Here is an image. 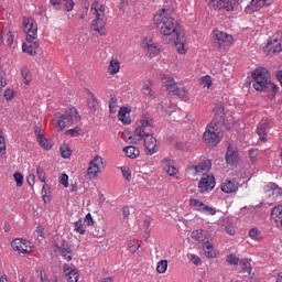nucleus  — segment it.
<instances>
[{
	"instance_id": "nucleus-30",
	"label": "nucleus",
	"mask_w": 282,
	"mask_h": 282,
	"mask_svg": "<svg viewBox=\"0 0 282 282\" xmlns=\"http://www.w3.org/2000/svg\"><path fill=\"white\" fill-rule=\"evenodd\" d=\"M189 206L194 209L197 210L198 213H203L204 207L206 206V204H204L202 200L197 199V198H191L189 199Z\"/></svg>"
},
{
	"instance_id": "nucleus-7",
	"label": "nucleus",
	"mask_w": 282,
	"mask_h": 282,
	"mask_svg": "<svg viewBox=\"0 0 282 282\" xmlns=\"http://www.w3.org/2000/svg\"><path fill=\"white\" fill-rule=\"evenodd\" d=\"M203 140L205 144L212 149L221 142V137H219V123L217 121L214 120L206 127Z\"/></svg>"
},
{
	"instance_id": "nucleus-40",
	"label": "nucleus",
	"mask_w": 282,
	"mask_h": 282,
	"mask_svg": "<svg viewBox=\"0 0 282 282\" xmlns=\"http://www.w3.org/2000/svg\"><path fill=\"white\" fill-rule=\"evenodd\" d=\"M36 173L40 182H47V176H45V171L40 165L36 166Z\"/></svg>"
},
{
	"instance_id": "nucleus-3",
	"label": "nucleus",
	"mask_w": 282,
	"mask_h": 282,
	"mask_svg": "<svg viewBox=\"0 0 282 282\" xmlns=\"http://www.w3.org/2000/svg\"><path fill=\"white\" fill-rule=\"evenodd\" d=\"M90 12L95 17V20L91 22V30L98 32L100 36H106L105 25H107V20H105V6L94 2Z\"/></svg>"
},
{
	"instance_id": "nucleus-27",
	"label": "nucleus",
	"mask_w": 282,
	"mask_h": 282,
	"mask_svg": "<svg viewBox=\"0 0 282 282\" xmlns=\"http://www.w3.org/2000/svg\"><path fill=\"white\" fill-rule=\"evenodd\" d=\"M120 72V61L118 58H112L108 66V73L111 76H116Z\"/></svg>"
},
{
	"instance_id": "nucleus-1",
	"label": "nucleus",
	"mask_w": 282,
	"mask_h": 282,
	"mask_svg": "<svg viewBox=\"0 0 282 282\" xmlns=\"http://www.w3.org/2000/svg\"><path fill=\"white\" fill-rule=\"evenodd\" d=\"M154 23L162 34V41L165 45L173 43V40L181 33L180 23L171 15L169 9H160L154 15Z\"/></svg>"
},
{
	"instance_id": "nucleus-56",
	"label": "nucleus",
	"mask_w": 282,
	"mask_h": 282,
	"mask_svg": "<svg viewBox=\"0 0 282 282\" xmlns=\"http://www.w3.org/2000/svg\"><path fill=\"white\" fill-rule=\"evenodd\" d=\"M40 276L42 282H58V280L56 279V275H53L50 279H46L45 275L43 274V271H41Z\"/></svg>"
},
{
	"instance_id": "nucleus-2",
	"label": "nucleus",
	"mask_w": 282,
	"mask_h": 282,
	"mask_svg": "<svg viewBox=\"0 0 282 282\" xmlns=\"http://www.w3.org/2000/svg\"><path fill=\"white\" fill-rule=\"evenodd\" d=\"M23 30L26 34V43L22 44V51L34 56L39 47V25L32 18H23Z\"/></svg>"
},
{
	"instance_id": "nucleus-14",
	"label": "nucleus",
	"mask_w": 282,
	"mask_h": 282,
	"mask_svg": "<svg viewBox=\"0 0 282 282\" xmlns=\"http://www.w3.org/2000/svg\"><path fill=\"white\" fill-rule=\"evenodd\" d=\"M198 188H200V193L213 191V188H215V176L213 174H203L198 183Z\"/></svg>"
},
{
	"instance_id": "nucleus-16",
	"label": "nucleus",
	"mask_w": 282,
	"mask_h": 282,
	"mask_svg": "<svg viewBox=\"0 0 282 282\" xmlns=\"http://www.w3.org/2000/svg\"><path fill=\"white\" fill-rule=\"evenodd\" d=\"M144 147L147 149L148 155H153L160 151V145H158V139L152 135L144 137Z\"/></svg>"
},
{
	"instance_id": "nucleus-13",
	"label": "nucleus",
	"mask_w": 282,
	"mask_h": 282,
	"mask_svg": "<svg viewBox=\"0 0 282 282\" xmlns=\"http://www.w3.org/2000/svg\"><path fill=\"white\" fill-rule=\"evenodd\" d=\"M225 160L230 166H237V164H239V151L237 150L236 144H228Z\"/></svg>"
},
{
	"instance_id": "nucleus-38",
	"label": "nucleus",
	"mask_w": 282,
	"mask_h": 282,
	"mask_svg": "<svg viewBox=\"0 0 282 282\" xmlns=\"http://www.w3.org/2000/svg\"><path fill=\"white\" fill-rule=\"evenodd\" d=\"M21 74H22V78H23L25 85H30L32 77L30 76V72L28 70V68L23 67L21 69Z\"/></svg>"
},
{
	"instance_id": "nucleus-33",
	"label": "nucleus",
	"mask_w": 282,
	"mask_h": 282,
	"mask_svg": "<svg viewBox=\"0 0 282 282\" xmlns=\"http://www.w3.org/2000/svg\"><path fill=\"white\" fill-rule=\"evenodd\" d=\"M141 91L147 98H155V93H153V88L149 84H144Z\"/></svg>"
},
{
	"instance_id": "nucleus-49",
	"label": "nucleus",
	"mask_w": 282,
	"mask_h": 282,
	"mask_svg": "<svg viewBox=\"0 0 282 282\" xmlns=\"http://www.w3.org/2000/svg\"><path fill=\"white\" fill-rule=\"evenodd\" d=\"M202 213H204L205 215H217V209H215L214 207L205 205V207H203Z\"/></svg>"
},
{
	"instance_id": "nucleus-37",
	"label": "nucleus",
	"mask_w": 282,
	"mask_h": 282,
	"mask_svg": "<svg viewBox=\"0 0 282 282\" xmlns=\"http://www.w3.org/2000/svg\"><path fill=\"white\" fill-rule=\"evenodd\" d=\"M200 85L202 87H207V89H210V85H213V78L210 75L203 76L200 78Z\"/></svg>"
},
{
	"instance_id": "nucleus-62",
	"label": "nucleus",
	"mask_w": 282,
	"mask_h": 282,
	"mask_svg": "<svg viewBox=\"0 0 282 282\" xmlns=\"http://www.w3.org/2000/svg\"><path fill=\"white\" fill-rule=\"evenodd\" d=\"M129 215H131V212L129 210V206H124L122 208V216H123V219H129Z\"/></svg>"
},
{
	"instance_id": "nucleus-53",
	"label": "nucleus",
	"mask_w": 282,
	"mask_h": 282,
	"mask_svg": "<svg viewBox=\"0 0 282 282\" xmlns=\"http://www.w3.org/2000/svg\"><path fill=\"white\" fill-rule=\"evenodd\" d=\"M128 248H129V251L133 253L138 252V250H140V245L133 242V241H130L128 243Z\"/></svg>"
},
{
	"instance_id": "nucleus-55",
	"label": "nucleus",
	"mask_w": 282,
	"mask_h": 282,
	"mask_svg": "<svg viewBox=\"0 0 282 282\" xmlns=\"http://www.w3.org/2000/svg\"><path fill=\"white\" fill-rule=\"evenodd\" d=\"M80 131V128L75 127L73 129H69L66 131V135H72L73 138L78 137V132Z\"/></svg>"
},
{
	"instance_id": "nucleus-6",
	"label": "nucleus",
	"mask_w": 282,
	"mask_h": 282,
	"mask_svg": "<svg viewBox=\"0 0 282 282\" xmlns=\"http://www.w3.org/2000/svg\"><path fill=\"white\" fill-rule=\"evenodd\" d=\"M252 87L256 91H265V89H270L272 79L270 78V72H268V68H257L252 73Z\"/></svg>"
},
{
	"instance_id": "nucleus-17",
	"label": "nucleus",
	"mask_w": 282,
	"mask_h": 282,
	"mask_svg": "<svg viewBox=\"0 0 282 282\" xmlns=\"http://www.w3.org/2000/svg\"><path fill=\"white\" fill-rule=\"evenodd\" d=\"M172 43H174L178 54H186L188 48L186 47V37H184V34L178 33L173 40Z\"/></svg>"
},
{
	"instance_id": "nucleus-23",
	"label": "nucleus",
	"mask_w": 282,
	"mask_h": 282,
	"mask_svg": "<svg viewBox=\"0 0 282 282\" xmlns=\"http://www.w3.org/2000/svg\"><path fill=\"white\" fill-rule=\"evenodd\" d=\"M212 167H213V162H210V160H205L193 166L196 173H203V175L208 173L209 169Z\"/></svg>"
},
{
	"instance_id": "nucleus-10",
	"label": "nucleus",
	"mask_w": 282,
	"mask_h": 282,
	"mask_svg": "<svg viewBox=\"0 0 282 282\" xmlns=\"http://www.w3.org/2000/svg\"><path fill=\"white\" fill-rule=\"evenodd\" d=\"M264 50L273 54H280V52H282V31L274 33L268 39Z\"/></svg>"
},
{
	"instance_id": "nucleus-46",
	"label": "nucleus",
	"mask_w": 282,
	"mask_h": 282,
	"mask_svg": "<svg viewBox=\"0 0 282 282\" xmlns=\"http://www.w3.org/2000/svg\"><path fill=\"white\" fill-rule=\"evenodd\" d=\"M63 2L66 12H72V10H74V6H76L74 0H63Z\"/></svg>"
},
{
	"instance_id": "nucleus-19",
	"label": "nucleus",
	"mask_w": 282,
	"mask_h": 282,
	"mask_svg": "<svg viewBox=\"0 0 282 282\" xmlns=\"http://www.w3.org/2000/svg\"><path fill=\"white\" fill-rule=\"evenodd\" d=\"M143 47L149 56H158V54H160V48L158 47V44L153 43V40L149 37L144 39Z\"/></svg>"
},
{
	"instance_id": "nucleus-64",
	"label": "nucleus",
	"mask_w": 282,
	"mask_h": 282,
	"mask_svg": "<svg viewBox=\"0 0 282 282\" xmlns=\"http://www.w3.org/2000/svg\"><path fill=\"white\" fill-rule=\"evenodd\" d=\"M35 235L37 236V237H41L42 239H43V227H41V226H37V228H36V230H35Z\"/></svg>"
},
{
	"instance_id": "nucleus-31",
	"label": "nucleus",
	"mask_w": 282,
	"mask_h": 282,
	"mask_svg": "<svg viewBox=\"0 0 282 282\" xmlns=\"http://www.w3.org/2000/svg\"><path fill=\"white\" fill-rule=\"evenodd\" d=\"M249 237L253 241H261V239H263V235L261 234V231L257 227H253L249 230Z\"/></svg>"
},
{
	"instance_id": "nucleus-28",
	"label": "nucleus",
	"mask_w": 282,
	"mask_h": 282,
	"mask_svg": "<svg viewBox=\"0 0 282 282\" xmlns=\"http://www.w3.org/2000/svg\"><path fill=\"white\" fill-rule=\"evenodd\" d=\"M123 153H126L127 158H130L131 160H135V158L140 155V150L133 145H129L123 149Z\"/></svg>"
},
{
	"instance_id": "nucleus-36",
	"label": "nucleus",
	"mask_w": 282,
	"mask_h": 282,
	"mask_svg": "<svg viewBox=\"0 0 282 282\" xmlns=\"http://www.w3.org/2000/svg\"><path fill=\"white\" fill-rule=\"evenodd\" d=\"M74 230H75V232H78V235H85V232H86L85 225H83L82 219H78L77 221H75Z\"/></svg>"
},
{
	"instance_id": "nucleus-41",
	"label": "nucleus",
	"mask_w": 282,
	"mask_h": 282,
	"mask_svg": "<svg viewBox=\"0 0 282 282\" xmlns=\"http://www.w3.org/2000/svg\"><path fill=\"white\" fill-rule=\"evenodd\" d=\"M187 258L189 259V261L192 263H194V265H202V259L199 258V256L189 253V254H187Z\"/></svg>"
},
{
	"instance_id": "nucleus-25",
	"label": "nucleus",
	"mask_w": 282,
	"mask_h": 282,
	"mask_svg": "<svg viewBox=\"0 0 282 282\" xmlns=\"http://www.w3.org/2000/svg\"><path fill=\"white\" fill-rule=\"evenodd\" d=\"M240 268L242 272L248 274L249 279H254V274L252 273V264L250 263V260L248 259L240 260Z\"/></svg>"
},
{
	"instance_id": "nucleus-22",
	"label": "nucleus",
	"mask_w": 282,
	"mask_h": 282,
	"mask_svg": "<svg viewBox=\"0 0 282 282\" xmlns=\"http://www.w3.org/2000/svg\"><path fill=\"white\" fill-rule=\"evenodd\" d=\"M271 219L274 221L278 228H282V206L281 205L273 207L271 212Z\"/></svg>"
},
{
	"instance_id": "nucleus-20",
	"label": "nucleus",
	"mask_w": 282,
	"mask_h": 282,
	"mask_svg": "<svg viewBox=\"0 0 282 282\" xmlns=\"http://www.w3.org/2000/svg\"><path fill=\"white\" fill-rule=\"evenodd\" d=\"M268 119H263L257 127V133L261 142H268Z\"/></svg>"
},
{
	"instance_id": "nucleus-15",
	"label": "nucleus",
	"mask_w": 282,
	"mask_h": 282,
	"mask_svg": "<svg viewBox=\"0 0 282 282\" xmlns=\"http://www.w3.org/2000/svg\"><path fill=\"white\" fill-rule=\"evenodd\" d=\"M213 39L215 43L220 46L230 45V43H232V35L219 30L213 32Z\"/></svg>"
},
{
	"instance_id": "nucleus-45",
	"label": "nucleus",
	"mask_w": 282,
	"mask_h": 282,
	"mask_svg": "<svg viewBox=\"0 0 282 282\" xmlns=\"http://www.w3.org/2000/svg\"><path fill=\"white\" fill-rule=\"evenodd\" d=\"M142 227L145 235H149V232H151V218H145L142 223Z\"/></svg>"
},
{
	"instance_id": "nucleus-59",
	"label": "nucleus",
	"mask_w": 282,
	"mask_h": 282,
	"mask_svg": "<svg viewBox=\"0 0 282 282\" xmlns=\"http://www.w3.org/2000/svg\"><path fill=\"white\" fill-rule=\"evenodd\" d=\"M84 224H86V226H94V217H91L89 213L85 216Z\"/></svg>"
},
{
	"instance_id": "nucleus-57",
	"label": "nucleus",
	"mask_w": 282,
	"mask_h": 282,
	"mask_svg": "<svg viewBox=\"0 0 282 282\" xmlns=\"http://www.w3.org/2000/svg\"><path fill=\"white\" fill-rule=\"evenodd\" d=\"M12 43H14V33H12V31H8L7 32V45H9V47L12 45Z\"/></svg>"
},
{
	"instance_id": "nucleus-50",
	"label": "nucleus",
	"mask_w": 282,
	"mask_h": 282,
	"mask_svg": "<svg viewBox=\"0 0 282 282\" xmlns=\"http://www.w3.org/2000/svg\"><path fill=\"white\" fill-rule=\"evenodd\" d=\"M0 153L6 155V138L3 137V131L0 132Z\"/></svg>"
},
{
	"instance_id": "nucleus-54",
	"label": "nucleus",
	"mask_w": 282,
	"mask_h": 282,
	"mask_svg": "<svg viewBox=\"0 0 282 282\" xmlns=\"http://www.w3.org/2000/svg\"><path fill=\"white\" fill-rule=\"evenodd\" d=\"M259 155V150L258 149H251L249 150V158L251 162H257V156Z\"/></svg>"
},
{
	"instance_id": "nucleus-35",
	"label": "nucleus",
	"mask_w": 282,
	"mask_h": 282,
	"mask_svg": "<svg viewBox=\"0 0 282 282\" xmlns=\"http://www.w3.org/2000/svg\"><path fill=\"white\" fill-rule=\"evenodd\" d=\"M37 142L40 145L43 147V149H46V151H50L52 149V144H50V141L43 134L37 135Z\"/></svg>"
},
{
	"instance_id": "nucleus-61",
	"label": "nucleus",
	"mask_w": 282,
	"mask_h": 282,
	"mask_svg": "<svg viewBox=\"0 0 282 282\" xmlns=\"http://www.w3.org/2000/svg\"><path fill=\"white\" fill-rule=\"evenodd\" d=\"M35 180H36V176H35L34 174H30V175L26 177V182H28L29 186H34Z\"/></svg>"
},
{
	"instance_id": "nucleus-24",
	"label": "nucleus",
	"mask_w": 282,
	"mask_h": 282,
	"mask_svg": "<svg viewBox=\"0 0 282 282\" xmlns=\"http://www.w3.org/2000/svg\"><path fill=\"white\" fill-rule=\"evenodd\" d=\"M203 250L207 259H215V257H217V254L215 253V247L213 246V243H210V241L203 242Z\"/></svg>"
},
{
	"instance_id": "nucleus-39",
	"label": "nucleus",
	"mask_w": 282,
	"mask_h": 282,
	"mask_svg": "<svg viewBox=\"0 0 282 282\" xmlns=\"http://www.w3.org/2000/svg\"><path fill=\"white\" fill-rule=\"evenodd\" d=\"M124 180H127V182H131V169H129L128 166H121L119 167Z\"/></svg>"
},
{
	"instance_id": "nucleus-44",
	"label": "nucleus",
	"mask_w": 282,
	"mask_h": 282,
	"mask_svg": "<svg viewBox=\"0 0 282 282\" xmlns=\"http://www.w3.org/2000/svg\"><path fill=\"white\" fill-rule=\"evenodd\" d=\"M59 183L62 184V186H64V188H68L69 187V176L67 174H62L59 176Z\"/></svg>"
},
{
	"instance_id": "nucleus-63",
	"label": "nucleus",
	"mask_w": 282,
	"mask_h": 282,
	"mask_svg": "<svg viewBox=\"0 0 282 282\" xmlns=\"http://www.w3.org/2000/svg\"><path fill=\"white\" fill-rule=\"evenodd\" d=\"M63 270H64L65 276L67 274H72V267L69 264L65 263L64 267H63Z\"/></svg>"
},
{
	"instance_id": "nucleus-5",
	"label": "nucleus",
	"mask_w": 282,
	"mask_h": 282,
	"mask_svg": "<svg viewBox=\"0 0 282 282\" xmlns=\"http://www.w3.org/2000/svg\"><path fill=\"white\" fill-rule=\"evenodd\" d=\"M54 118L57 122L58 131H63L65 127L76 124L80 120V115H78V110L75 107H70L65 115L57 112Z\"/></svg>"
},
{
	"instance_id": "nucleus-21",
	"label": "nucleus",
	"mask_w": 282,
	"mask_h": 282,
	"mask_svg": "<svg viewBox=\"0 0 282 282\" xmlns=\"http://www.w3.org/2000/svg\"><path fill=\"white\" fill-rule=\"evenodd\" d=\"M220 188L223 193H237L239 191V185L235 181L226 180L225 182L221 183Z\"/></svg>"
},
{
	"instance_id": "nucleus-32",
	"label": "nucleus",
	"mask_w": 282,
	"mask_h": 282,
	"mask_svg": "<svg viewBox=\"0 0 282 282\" xmlns=\"http://www.w3.org/2000/svg\"><path fill=\"white\" fill-rule=\"evenodd\" d=\"M169 270V261L167 260H161L156 264V272L159 274H164Z\"/></svg>"
},
{
	"instance_id": "nucleus-60",
	"label": "nucleus",
	"mask_w": 282,
	"mask_h": 282,
	"mask_svg": "<svg viewBox=\"0 0 282 282\" xmlns=\"http://www.w3.org/2000/svg\"><path fill=\"white\" fill-rule=\"evenodd\" d=\"M4 98L6 100H12V98H14V90L13 89H7L4 91Z\"/></svg>"
},
{
	"instance_id": "nucleus-11",
	"label": "nucleus",
	"mask_w": 282,
	"mask_h": 282,
	"mask_svg": "<svg viewBox=\"0 0 282 282\" xmlns=\"http://www.w3.org/2000/svg\"><path fill=\"white\" fill-rule=\"evenodd\" d=\"M11 246L15 252L20 254H28V252H32V248L34 246L30 240L17 238L11 242Z\"/></svg>"
},
{
	"instance_id": "nucleus-29",
	"label": "nucleus",
	"mask_w": 282,
	"mask_h": 282,
	"mask_svg": "<svg viewBox=\"0 0 282 282\" xmlns=\"http://www.w3.org/2000/svg\"><path fill=\"white\" fill-rule=\"evenodd\" d=\"M191 237L194 241L204 243L206 241V231H204L202 229H196V230L192 231Z\"/></svg>"
},
{
	"instance_id": "nucleus-12",
	"label": "nucleus",
	"mask_w": 282,
	"mask_h": 282,
	"mask_svg": "<svg viewBox=\"0 0 282 282\" xmlns=\"http://www.w3.org/2000/svg\"><path fill=\"white\" fill-rule=\"evenodd\" d=\"M153 119H143L141 120V126L134 130V135L138 138H148V135H153Z\"/></svg>"
},
{
	"instance_id": "nucleus-47",
	"label": "nucleus",
	"mask_w": 282,
	"mask_h": 282,
	"mask_svg": "<svg viewBox=\"0 0 282 282\" xmlns=\"http://www.w3.org/2000/svg\"><path fill=\"white\" fill-rule=\"evenodd\" d=\"M14 182L17 183V186H23V174L20 172H15L13 174Z\"/></svg>"
},
{
	"instance_id": "nucleus-48",
	"label": "nucleus",
	"mask_w": 282,
	"mask_h": 282,
	"mask_svg": "<svg viewBox=\"0 0 282 282\" xmlns=\"http://www.w3.org/2000/svg\"><path fill=\"white\" fill-rule=\"evenodd\" d=\"M126 116H127V108H120V110H119V119H120L121 122H123L124 124H129L130 121L124 119Z\"/></svg>"
},
{
	"instance_id": "nucleus-26",
	"label": "nucleus",
	"mask_w": 282,
	"mask_h": 282,
	"mask_svg": "<svg viewBox=\"0 0 282 282\" xmlns=\"http://www.w3.org/2000/svg\"><path fill=\"white\" fill-rule=\"evenodd\" d=\"M272 3V0H251L249 8H251L252 12H257L263 6H270Z\"/></svg>"
},
{
	"instance_id": "nucleus-51",
	"label": "nucleus",
	"mask_w": 282,
	"mask_h": 282,
	"mask_svg": "<svg viewBox=\"0 0 282 282\" xmlns=\"http://www.w3.org/2000/svg\"><path fill=\"white\" fill-rule=\"evenodd\" d=\"M61 155H62V158L67 159V158H69V155H72V150L68 147H62Z\"/></svg>"
},
{
	"instance_id": "nucleus-52",
	"label": "nucleus",
	"mask_w": 282,
	"mask_h": 282,
	"mask_svg": "<svg viewBox=\"0 0 282 282\" xmlns=\"http://www.w3.org/2000/svg\"><path fill=\"white\" fill-rule=\"evenodd\" d=\"M109 109H110V113H116V111H118V106L116 104V98H110Z\"/></svg>"
},
{
	"instance_id": "nucleus-42",
	"label": "nucleus",
	"mask_w": 282,
	"mask_h": 282,
	"mask_svg": "<svg viewBox=\"0 0 282 282\" xmlns=\"http://www.w3.org/2000/svg\"><path fill=\"white\" fill-rule=\"evenodd\" d=\"M61 254L66 259L67 261H72V250L69 248H62L59 249Z\"/></svg>"
},
{
	"instance_id": "nucleus-58",
	"label": "nucleus",
	"mask_w": 282,
	"mask_h": 282,
	"mask_svg": "<svg viewBox=\"0 0 282 282\" xmlns=\"http://www.w3.org/2000/svg\"><path fill=\"white\" fill-rule=\"evenodd\" d=\"M265 191H272V195H274V193H281V188H279V186H276V184L268 185L265 187Z\"/></svg>"
},
{
	"instance_id": "nucleus-4",
	"label": "nucleus",
	"mask_w": 282,
	"mask_h": 282,
	"mask_svg": "<svg viewBox=\"0 0 282 282\" xmlns=\"http://www.w3.org/2000/svg\"><path fill=\"white\" fill-rule=\"evenodd\" d=\"M162 83L170 96H178L182 100H186L188 98V89H186V86L176 83L173 76L164 75L162 77Z\"/></svg>"
},
{
	"instance_id": "nucleus-34",
	"label": "nucleus",
	"mask_w": 282,
	"mask_h": 282,
	"mask_svg": "<svg viewBox=\"0 0 282 282\" xmlns=\"http://www.w3.org/2000/svg\"><path fill=\"white\" fill-rule=\"evenodd\" d=\"M66 278L68 282H78V279H80V275L78 274V269H72V272L66 274Z\"/></svg>"
},
{
	"instance_id": "nucleus-43",
	"label": "nucleus",
	"mask_w": 282,
	"mask_h": 282,
	"mask_svg": "<svg viewBox=\"0 0 282 282\" xmlns=\"http://www.w3.org/2000/svg\"><path fill=\"white\" fill-rule=\"evenodd\" d=\"M227 263H229L230 265H239V257H237L236 254H229L227 257Z\"/></svg>"
},
{
	"instance_id": "nucleus-9",
	"label": "nucleus",
	"mask_w": 282,
	"mask_h": 282,
	"mask_svg": "<svg viewBox=\"0 0 282 282\" xmlns=\"http://www.w3.org/2000/svg\"><path fill=\"white\" fill-rule=\"evenodd\" d=\"M102 171H105V159L100 155H95L88 163L86 175L88 177H98Z\"/></svg>"
},
{
	"instance_id": "nucleus-8",
	"label": "nucleus",
	"mask_w": 282,
	"mask_h": 282,
	"mask_svg": "<svg viewBox=\"0 0 282 282\" xmlns=\"http://www.w3.org/2000/svg\"><path fill=\"white\" fill-rule=\"evenodd\" d=\"M207 6L214 10H226L227 12H235L239 8V0H205Z\"/></svg>"
},
{
	"instance_id": "nucleus-18",
	"label": "nucleus",
	"mask_w": 282,
	"mask_h": 282,
	"mask_svg": "<svg viewBox=\"0 0 282 282\" xmlns=\"http://www.w3.org/2000/svg\"><path fill=\"white\" fill-rule=\"evenodd\" d=\"M162 166L164 171H166L167 175H170L171 177H175V175H177L178 173V170L175 166V161H173V159H163Z\"/></svg>"
}]
</instances>
